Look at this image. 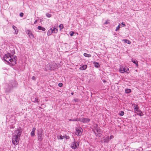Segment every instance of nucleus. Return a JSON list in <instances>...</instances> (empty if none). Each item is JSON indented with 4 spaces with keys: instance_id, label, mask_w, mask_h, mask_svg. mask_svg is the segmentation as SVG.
Segmentation results:
<instances>
[{
    "instance_id": "f257e3e1",
    "label": "nucleus",
    "mask_w": 151,
    "mask_h": 151,
    "mask_svg": "<svg viewBox=\"0 0 151 151\" xmlns=\"http://www.w3.org/2000/svg\"><path fill=\"white\" fill-rule=\"evenodd\" d=\"M22 131V129H19L15 131L13 134L12 142L14 145H16L18 144Z\"/></svg>"
},
{
    "instance_id": "f03ea898",
    "label": "nucleus",
    "mask_w": 151,
    "mask_h": 151,
    "mask_svg": "<svg viewBox=\"0 0 151 151\" xmlns=\"http://www.w3.org/2000/svg\"><path fill=\"white\" fill-rule=\"evenodd\" d=\"M4 60L7 62L9 63V61L12 62L13 61V59L11 57L9 53L5 54L4 57Z\"/></svg>"
},
{
    "instance_id": "7ed1b4c3",
    "label": "nucleus",
    "mask_w": 151,
    "mask_h": 151,
    "mask_svg": "<svg viewBox=\"0 0 151 151\" xmlns=\"http://www.w3.org/2000/svg\"><path fill=\"white\" fill-rule=\"evenodd\" d=\"M44 137V135L42 131H38L37 132V139L38 140L40 141H42Z\"/></svg>"
},
{
    "instance_id": "20e7f679",
    "label": "nucleus",
    "mask_w": 151,
    "mask_h": 151,
    "mask_svg": "<svg viewBox=\"0 0 151 151\" xmlns=\"http://www.w3.org/2000/svg\"><path fill=\"white\" fill-rule=\"evenodd\" d=\"M83 131V130L81 128L76 129L75 134L77 136H81L82 134V132Z\"/></svg>"
},
{
    "instance_id": "39448f33",
    "label": "nucleus",
    "mask_w": 151,
    "mask_h": 151,
    "mask_svg": "<svg viewBox=\"0 0 151 151\" xmlns=\"http://www.w3.org/2000/svg\"><path fill=\"white\" fill-rule=\"evenodd\" d=\"M53 65H52L53 68H52V67L51 66L50 67V65L49 64L47 65L46 66V68H47L49 66V67L48 68H47V70H55L57 69V66L56 64L55 63H53Z\"/></svg>"
},
{
    "instance_id": "423d86ee",
    "label": "nucleus",
    "mask_w": 151,
    "mask_h": 151,
    "mask_svg": "<svg viewBox=\"0 0 151 151\" xmlns=\"http://www.w3.org/2000/svg\"><path fill=\"white\" fill-rule=\"evenodd\" d=\"M129 70V68L127 67L121 66L119 69V71L122 73L127 72Z\"/></svg>"
},
{
    "instance_id": "0eeeda50",
    "label": "nucleus",
    "mask_w": 151,
    "mask_h": 151,
    "mask_svg": "<svg viewBox=\"0 0 151 151\" xmlns=\"http://www.w3.org/2000/svg\"><path fill=\"white\" fill-rule=\"evenodd\" d=\"M78 121L82 122H89L90 121V119L87 118H79L78 119Z\"/></svg>"
},
{
    "instance_id": "6e6552de",
    "label": "nucleus",
    "mask_w": 151,
    "mask_h": 151,
    "mask_svg": "<svg viewBox=\"0 0 151 151\" xmlns=\"http://www.w3.org/2000/svg\"><path fill=\"white\" fill-rule=\"evenodd\" d=\"M26 33L28 35L29 37L31 38H33L34 37L33 34L32 33V32L29 29H27L26 30Z\"/></svg>"
},
{
    "instance_id": "1a4fd4ad",
    "label": "nucleus",
    "mask_w": 151,
    "mask_h": 151,
    "mask_svg": "<svg viewBox=\"0 0 151 151\" xmlns=\"http://www.w3.org/2000/svg\"><path fill=\"white\" fill-rule=\"evenodd\" d=\"M79 146V144L78 142H75V141L73 144L71 145V147L73 149H75L76 148L78 147Z\"/></svg>"
},
{
    "instance_id": "9d476101",
    "label": "nucleus",
    "mask_w": 151,
    "mask_h": 151,
    "mask_svg": "<svg viewBox=\"0 0 151 151\" xmlns=\"http://www.w3.org/2000/svg\"><path fill=\"white\" fill-rule=\"evenodd\" d=\"M87 67V65H84L81 66L79 68V69L81 70H86Z\"/></svg>"
},
{
    "instance_id": "9b49d317",
    "label": "nucleus",
    "mask_w": 151,
    "mask_h": 151,
    "mask_svg": "<svg viewBox=\"0 0 151 151\" xmlns=\"http://www.w3.org/2000/svg\"><path fill=\"white\" fill-rule=\"evenodd\" d=\"M53 33V29L51 28L47 32V35L48 36H50L52 33Z\"/></svg>"
},
{
    "instance_id": "f8f14e48",
    "label": "nucleus",
    "mask_w": 151,
    "mask_h": 151,
    "mask_svg": "<svg viewBox=\"0 0 151 151\" xmlns=\"http://www.w3.org/2000/svg\"><path fill=\"white\" fill-rule=\"evenodd\" d=\"M37 29L39 30H42L43 31H45V28L41 26H38L37 27Z\"/></svg>"
},
{
    "instance_id": "ddd939ff",
    "label": "nucleus",
    "mask_w": 151,
    "mask_h": 151,
    "mask_svg": "<svg viewBox=\"0 0 151 151\" xmlns=\"http://www.w3.org/2000/svg\"><path fill=\"white\" fill-rule=\"evenodd\" d=\"M12 28L14 30L16 34H17L18 32V30L17 29V28L15 26L13 25Z\"/></svg>"
},
{
    "instance_id": "4468645a",
    "label": "nucleus",
    "mask_w": 151,
    "mask_h": 151,
    "mask_svg": "<svg viewBox=\"0 0 151 151\" xmlns=\"http://www.w3.org/2000/svg\"><path fill=\"white\" fill-rule=\"evenodd\" d=\"M93 64L94 65V66L96 68H98L99 66V63L94 62H93Z\"/></svg>"
},
{
    "instance_id": "2eb2a0df",
    "label": "nucleus",
    "mask_w": 151,
    "mask_h": 151,
    "mask_svg": "<svg viewBox=\"0 0 151 151\" xmlns=\"http://www.w3.org/2000/svg\"><path fill=\"white\" fill-rule=\"evenodd\" d=\"M132 61L134 64H135L136 66L138 65L137 61L135 60H132Z\"/></svg>"
},
{
    "instance_id": "dca6fc26",
    "label": "nucleus",
    "mask_w": 151,
    "mask_h": 151,
    "mask_svg": "<svg viewBox=\"0 0 151 151\" xmlns=\"http://www.w3.org/2000/svg\"><path fill=\"white\" fill-rule=\"evenodd\" d=\"M138 106L137 105H136L134 106V110L135 111H136L138 112H139V110L138 109Z\"/></svg>"
},
{
    "instance_id": "f3484780",
    "label": "nucleus",
    "mask_w": 151,
    "mask_h": 151,
    "mask_svg": "<svg viewBox=\"0 0 151 151\" xmlns=\"http://www.w3.org/2000/svg\"><path fill=\"white\" fill-rule=\"evenodd\" d=\"M83 55L84 56L88 58L90 57L91 56V55L87 54L86 53H84Z\"/></svg>"
},
{
    "instance_id": "a211bd4d",
    "label": "nucleus",
    "mask_w": 151,
    "mask_h": 151,
    "mask_svg": "<svg viewBox=\"0 0 151 151\" xmlns=\"http://www.w3.org/2000/svg\"><path fill=\"white\" fill-rule=\"evenodd\" d=\"M123 41H124V42L127 43L128 44H130L131 43L130 41L129 40H127L126 39L123 40Z\"/></svg>"
},
{
    "instance_id": "6ab92c4d",
    "label": "nucleus",
    "mask_w": 151,
    "mask_h": 151,
    "mask_svg": "<svg viewBox=\"0 0 151 151\" xmlns=\"http://www.w3.org/2000/svg\"><path fill=\"white\" fill-rule=\"evenodd\" d=\"M53 29V33H55L58 32V29L57 28L54 27L53 29Z\"/></svg>"
},
{
    "instance_id": "aec40b11",
    "label": "nucleus",
    "mask_w": 151,
    "mask_h": 151,
    "mask_svg": "<svg viewBox=\"0 0 151 151\" xmlns=\"http://www.w3.org/2000/svg\"><path fill=\"white\" fill-rule=\"evenodd\" d=\"M32 101L34 102H38V99L37 98H35V99H32Z\"/></svg>"
},
{
    "instance_id": "412c9836",
    "label": "nucleus",
    "mask_w": 151,
    "mask_h": 151,
    "mask_svg": "<svg viewBox=\"0 0 151 151\" xmlns=\"http://www.w3.org/2000/svg\"><path fill=\"white\" fill-rule=\"evenodd\" d=\"M57 137L58 139H63L65 137V136L60 135L59 136H57Z\"/></svg>"
},
{
    "instance_id": "4be33fe9",
    "label": "nucleus",
    "mask_w": 151,
    "mask_h": 151,
    "mask_svg": "<svg viewBox=\"0 0 151 151\" xmlns=\"http://www.w3.org/2000/svg\"><path fill=\"white\" fill-rule=\"evenodd\" d=\"M125 91L126 93H129L131 92V90L129 89H126L125 90Z\"/></svg>"
},
{
    "instance_id": "5701e85b",
    "label": "nucleus",
    "mask_w": 151,
    "mask_h": 151,
    "mask_svg": "<svg viewBox=\"0 0 151 151\" xmlns=\"http://www.w3.org/2000/svg\"><path fill=\"white\" fill-rule=\"evenodd\" d=\"M138 112V113H137V114L138 115H140L141 116H142L143 115V113H142V112L141 111L139 110V112Z\"/></svg>"
},
{
    "instance_id": "b1692460",
    "label": "nucleus",
    "mask_w": 151,
    "mask_h": 151,
    "mask_svg": "<svg viewBox=\"0 0 151 151\" xmlns=\"http://www.w3.org/2000/svg\"><path fill=\"white\" fill-rule=\"evenodd\" d=\"M30 135L31 137H34L35 135V132L33 131H32L31 132Z\"/></svg>"
},
{
    "instance_id": "393cba45",
    "label": "nucleus",
    "mask_w": 151,
    "mask_h": 151,
    "mask_svg": "<svg viewBox=\"0 0 151 151\" xmlns=\"http://www.w3.org/2000/svg\"><path fill=\"white\" fill-rule=\"evenodd\" d=\"M121 25V24H119V25H118V26H117L116 28V31H119L120 28V26Z\"/></svg>"
},
{
    "instance_id": "a878e982",
    "label": "nucleus",
    "mask_w": 151,
    "mask_h": 151,
    "mask_svg": "<svg viewBox=\"0 0 151 151\" xmlns=\"http://www.w3.org/2000/svg\"><path fill=\"white\" fill-rule=\"evenodd\" d=\"M78 119H69V121H78Z\"/></svg>"
},
{
    "instance_id": "bb28decb",
    "label": "nucleus",
    "mask_w": 151,
    "mask_h": 151,
    "mask_svg": "<svg viewBox=\"0 0 151 151\" xmlns=\"http://www.w3.org/2000/svg\"><path fill=\"white\" fill-rule=\"evenodd\" d=\"M59 27L60 29H62L64 27L63 24H60L59 26Z\"/></svg>"
},
{
    "instance_id": "cd10ccee",
    "label": "nucleus",
    "mask_w": 151,
    "mask_h": 151,
    "mask_svg": "<svg viewBox=\"0 0 151 151\" xmlns=\"http://www.w3.org/2000/svg\"><path fill=\"white\" fill-rule=\"evenodd\" d=\"M46 16L48 18H50L51 17V15L48 13L46 14Z\"/></svg>"
},
{
    "instance_id": "c85d7f7f",
    "label": "nucleus",
    "mask_w": 151,
    "mask_h": 151,
    "mask_svg": "<svg viewBox=\"0 0 151 151\" xmlns=\"http://www.w3.org/2000/svg\"><path fill=\"white\" fill-rule=\"evenodd\" d=\"M124 114V113L123 111H121L119 115L121 116H122Z\"/></svg>"
},
{
    "instance_id": "c756f323",
    "label": "nucleus",
    "mask_w": 151,
    "mask_h": 151,
    "mask_svg": "<svg viewBox=\"0 0 151 151\" xmlns=\"http://www.w3.org/2000/svg\"><path fill=\"white\" fill-rule=\"evenodd\" d=\"M70 35L71 36H73L74 34V32H70Z\"/></svg>"
},
{
    "instance_id": "7c9ffc66",
    "label": "nucleus",
    "mask_w": 151,
    "mask_h": 151,
    "mask_svg": "<svg viewBox=\"0 0 151 151\" xmlns=\"http://www.w3.org/2000/svg\"><path fill=\"white\" fill-rule=\"evenodd\" d=\"M110 23V21L109 20L106 21L105 23L104 24H106Z\"/></svg>"
},
{
    "instance_id": "2f4dec72",
    "label": "nucleus",
    "mask_w": 151,
    "mask_h": 151,
    "mask_svg": "<svg viewBox=\"0 0 151 151\" xmlns=\"http://www.w3.org/2000/svg\"><path fill=\"white\" fill-rule=\"evenodd\" d=\"M19 15H20V16L21 17H22L23 16L24 14L23 13L21 12V13H20Z\"/></svg>"
},
{
    "instance_id": "473e14b6",
    "label": "nucleus",
    "mask_w": 151,
    "mask_h": 151,
    "mask_svg": "<svg viewBox=\"0 0 151 151\" xmlns=\"http://www.w3.org/2000/svg\"><path fill=\"white\" fill-rule=\"evenodd\" d=\"M62 85H63V84L62 83H59V84H58V86L59 87H61L62 86Z\"/></svg>"
},
{
    "instance_id": "72a5a7b5",
    "label": "nucleus",
    "mask_w": 151,
    "mask_h": 151,
    "mask_svg": "<svg viewBox=\"0 0 151 151\" xmlns=\"http://www.w3.org/2000/svg\"><path fill=\"white\" fill-rule=\"evenodd\" d=\"M32 79L33 80L35 81L36 80L35 78V76H32Z\"/></svg>"
},
{
    "instance_id": "f704fd0d",
    "label": "nucleus",
    "mask_w": 151,
    "mask_h": 151,
    "mask_svg": "<svg viewBox=\"0 0 151 151\" xmlns=\"http://www.w3.org/2000/svg\"><path fill=\"white\" fill-rule=\"evenodd\" d=\"M121 24L123 25V27H124L126 26L125 24L123 22H122L121 23Z\"/></svg>"
},
{
    "instance_id": "c9c22d12",
    "label": "nucleus",
    "mask_w": 151,
    "mask_h": 151,
    "mask_svg": "<svg viewBox=\"0 0 151 151\" xmlns=\"http://www.w3.org/2000/svg\"><path fill=\"white\" fill-rule=\"evenodd\" d=\"M36 130V128L35 127H33L32 129V131H33L35 132V131Z\"/></svg>"
},
{
    "instance_id": "e433bc0d",
    "label": "nucleus",
    "mask_w": 151,
    "mask_h": 151,
    "mask_svg": "<svg viewBox=\"0 0 151 151\" xmlns=\"http://www.w3.org/2000/svg\"><path fill=\"white\" fill-rule=\"evenodd\" d=\"M114 137V136H113V135H111L110 136V139H112V138H113Z\"/></svg>"
},
{
    "instance_id": "4c0bfd02",
    "label": "nucleus",
    "mask_w": 151,
    "mask_h": 151,
    "mask_svg": "<svg viewBox=\"0 0 151 151\" xmlns=\"http://www.w3.org/2000/svg\"><path fill=\"white\" fill-rule=\"evenodd\" d=\"M65 138L66 139H68L69 138V137L68 136H66L65 137Z\"/></svg>"
},
{
    "instance_id": "58836bf2",
    "label": "nucleus",
    "mask_w": 151,
    "mask_h": 151,
    "mask_svg": "<svg viewBox=\"0 0 151 151\" xmlns=\"http://www.w3.org/2000/svg\"><path fill=\"white\" fill-rule=\"evenodd\" d=\"M37 22V20H35L34 22V24H36Z\"/></svg>"
},
{
    "instance_id": "ea45409f",
    "label": "nucleus",
    "mask_w": 151,
    "mask_h": 151,
    "mask_svg": "<svg viewBox=\"0 0 151 151\" xmlns=\"http://www.w3.org/2000/svg\"><path fill=\"white\" fill-rule=\"evenodd\" d=\"M71 94L72 95H73V92H72V93H71Z\"/></svg>"
},
{
    "instance_id": "a19ab883",
    "label": "nucleus",
    "mask_w": 151,
    "mask_h": 151,
    "mask_svg": "<svg viewBox=\"0 0 151 151\" xmlns=\"http://www.w3.org/2000/svg\"><path fill=\"white\" fill-rule=\"evenodd\" d=\"M122 26V24H121V25L120 26V27H122V26Z\"/></svg>"
},
{
    "instance_id": "79ce46f5",
    "label": "nucleus",
    "mask_w": 151,
    "mask_h": 151,
    "mask_svg": "<svg viewBox=\"0 0 151 151\" xmlns=\"http://www.w3.org/2000/svg\"><path fill=\"white\" fill-rule=\"evenodd\" d=\"M104 82H106V81H104Z\"/></svg>"
}]
</instances>
